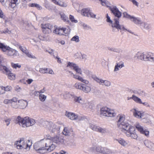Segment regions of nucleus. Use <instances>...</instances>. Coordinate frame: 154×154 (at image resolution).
<instances>
[{
    "mask_svg": "<svg viewBox=\"0 0 154 154\" xmlns=\"http://www.w3.org/2000/svg\"><path fill=\"white\" fill-rule=\"evenodd\" d=\"M109 9L113 13L115 16L117 18H114L113 20H112L110 17H107L106 21L109 23V26H111L112 28V31L113 32H118L119 30L122 34H123V31H127L133 34V32L131 31L126 29L123 25L119 24V18H120L122 15V13L120 12L117 7L115 6H112L109 7Z\"/></svg>",
    "mask_w": 154,
    "mask_h": 154,
    "instance_id": "1",
    "label": "nucleus"
},
{
    "mask_svg": "<svg viewBox=\"0 0 154 154\" xmlns=\"http://www.w3.org/2000/svg\"><path fill=\"white\" fill-rule=\"evenodd\" d=\"M15 123L19 124L23 127L25 128L34 125L35 123V121L34 119H29L27 117L22 118L18 116L15 120Z\"/></svg>",
    "mask_w": 154,
    "mask_h": 154,
    "instance_id": "2",
    "label": "nucleus"
},
{
    "mask_svg": "<svg viewBox=\"0 0 154 154\" xmlns=\"http://www.w3.org/2000/svg\"><path fill=\"white\" fill-rule=\"evenodd\" d=\"M123 130L122 132L124 133L127 137H130L132 139L135 140L137 139L138 136L134 127L130 125L126 129Z\"/></svg>",
    "mask_w": 154,
    "mask_h": 154,
    "instance_id": "3",
    "label": "nucleus"
},
{
    "mask_svg": "<svg viewBox=\"0 0 154 154\" xmlns=\"http://www.w3.org/2000/svg\"><path fill=\"white\" fill-rule=\"evenodd\" d=\"M0 49L5 52L7 51V54L10 56L16 57L18 55V51L0 42Z\"/></svg>",
    "mask_w": 154,
    "mask_h": 154,
    "instance_id": "4",
    "label": "nucleus"
},
{
    "mask_svg": "<svg viewBox=\"0 0 154 154\" xmlns=\"http://www.w3.org/2000/svg\"><path fill=\"white\" fill-rule=\"evenodd\" d=\"M43 126L48 129L52 133L57 134L59 133L60 127L57 124H54L52 122L48 121L44 122Z\"/></svg>",
    "mask_w": 154,
    "mask_h": 154,
    "instance_id": "5",
    "label": "nucleus"
},
{
    "mask_svg": "<svg viewBox=\"0 0 154 154\" xmlns=\"http://www.w3.org/2000/svg\"><path fill=\"white\" fill-rule=\"evenodd\" d=\"M45 153L51 152L54 149L56 146L50 138L45 139Z\"/></svg>",
    "mask_w": 154,
    "mask_h": 154,
    "instance_id": "6",
    "label": "nucleus"
},
{
    "mask_svg": "<svg viewBox=\"0 0 154 154\" xmlns=\"http://www.w3.org/2000/svg\"><path fill=\"white\" fill-rule=\"evenodd\" d=\"M45 139L35 143L34 144V148L37 152L40 154H44L45 148Z\"/></svg>",
    "mask_w": 154,
    "mask_h": 154,
    "instance_id": "7",
    "label": "nucleus"
},
{
    "mask_svg": "<svg viewBox=\"0 0 154 154\" xmlns=\"http://www.w3.org/2000/svg\"><path fill=\"white\" fill-rule=\"evenodd\" d=\"M100 114L101 116H105L108 117H114L116 115V113L114 111L111 110L106 106L100 108Z\"/></svg>",
    "mask_w": 154,
    "mask_h": 154,
    "instance_id": "8",
    "label": "nucleus"
},
{
    "mask_svg": "<svg viewBox=\"0 0 154 154\" xmlns=\"http://www.w3.org/2000/svg\"><path fill=\"white\" fill-rule=\"evenodd\" d=\"M28 143H26L24 140V138H22L20 140L17 141L15 143V145H16V147L18 149H21L23 148L26 149L28 147L29 148L32 145V142L28 140Z\"/></svg>",
    "mask_w": 154,
    "mask_h": 154,
    "instance_id": "9",
    "label": "nucleus"
},
{
    "mask_svg": "<svg viewBox=\"0 0 154 154\" xmlns=\"http://www.w3.org/2000/svg\"><path fill=\"white\" fill-rule=\"evenodd\" d=\"M125 117L122 116H120L119 119L118 121V123L119 125V127L121 129V131L122 132L123 131V130H125L129 127L131 125L128 123H126L125 122Z\"/></svg>",
    "mask_w": 154,
    "mask_h": 154,
    "instance_id": "10",
    "label": "nucleus"
},
{
    "mask_svg": "<svg viewBox=\"0 0 154 154\" xmlns=\"http://www.w3.org/2000/svg\"><path fill=\"white\" fill-rule=\"evenodd\" d=\"M141 119L143 122L151 125L154 124V118L147 114L144 113Z\"/></svg>",
    "mask_w": 154,
    "mask_h": 154,
    "instance_id": "11",
    "label": "nucleus"
},
{
    "mask_svg": "<svg viewBox=\"0 0 154 154\" xmlns=\"http://www.w3.org/2000/svg\"><path fill=\"white\" fill-rule=\"evenodd\" d=\"M67 67H69L71 69L74 70L76 72L80 74L81 75L82 71L81 68L76 64L73 63L68 62Z\"/></svg>",
    "mask_w": 154,
    "mask_h": 154,
    "instance_id": "12",
    "label": "nucleus"
},
{
    "mask_svg": "<svg viewBox=\"0 0 154 154\" xmlns=\"http://www.w3.org/2000/svg\"><path fill=\"white\" fill-rule=\"evenodd\" d=\"M5 60V59L1 55H0V71L4 73L8 72H9V69L5 66L2 64Z\"/></svg>",
    "mask_w": 154,
    "mask_h": 154,
    "instance_id": "13",
    "label": "nucleus"
},
{
    "mask_svg": "<svg viewBox=\"0 0 154 154\" xmlns=\"http://www.w3.org/2000/svg\"><path fill=\"white\" fill-rule=\"evenodd\" d=\"M50 138L54 144L58 145L63 144L64 141L63 137L57 135L52 137H50Z\"/></svg>",
    "mask_w": 154,
    "mask_h": 154,
    "instance_id": "14",
    "label": "nucleus"
},
{
    "mask_svg": "<svg viewBox=\"0 0 154 154\" xmlns=\"http://www.w3.org/2000/svg\"><path fill=\"white\" fill-rule=\"evenodd\" d=\"M69 32L68 29L65 28H57L55 27L53 32L56 34L59 35H65V34H67Z\"/></svg>",
    "mask_w": 154,
    "mask_h": 154,
    "instance_id": "15",
    "label": "nucleus"
},
{
    "mask_svg": "<svg viewBox=\"0 0 154 154\" xmlns=\"http://www.w3.org/2000/svg\"><path fill=\"white\" fill-rule=\"evenodd\" d=\"M94 79L100 85L103 86L105 85L106 86L109 87L111 85V82L109 81L103 80L102 79H99L96 77H94Z\"/></svg>",
    "mask_w": 154,
    "mask_h": 154,
    "instance_id": "16",
    "label": "nucleus"
},
{
    "mask_svg": "<svg viewBox=\"0 0 154 154\" xmlns=\"http://www.w3.org/2000/svg\"><path fill=\"white\" fill-rule=\"evenodd\" d=\"M123 15L124 17L130 19L131 21L135 23H141L139 18L131 16L126 12H124Z\"/></svg>",
    "mask_w": 154,
    "mask_h": 154,
    "instance_id": "17",
    "label": "nucleus"
},
{
    "mask_svg": "<svg viewBox=\"0 0 154 154\" xmlns=\"http://www.w3.org/2000/svg\"><path fill=\"white\" fill-rule=\"evenodd\" d=\"M137 129L141 133L145 134L146 136L149 135V132L147 130L145 129L140 124H137L136 126Z\"/></svg>",
    "mask_w": 154,
    "mask_h": 154,
    "instance_id": "18",
    "label": "nucleus"
},
{
    "mask_svg": "<svg viewBox=\"0 0 154 154\" xmlns=\"http://www.w3.org/2000/svg\"><path fill=\"white\" fill-rule=\"evenodd\" d=\"M17 0H0V2L2 3H6L8 2L11 7L14 8L16 6V2Z\"/></svg>",
    "mask_w": 154,
    "mask_h": 154,
    "instance_id": "19",
    "label": "nucleus"
},
{
    "mask_svg": "<svg viewBox=\"0 0 154 154\" xmlns=\"http://www.w3.org/2000/svg\"><path fill=\"white\" fill-rule=\"evenodd\" d=\"M65 115L69 119L72 120H75L78 119V115L74 113L66 112Z\"/></svg>",
    "mask_w": 154,
    "mask_h": 154,
    "instance_id": "20",
    "label": "nucleus"
},
{
    "mask_svg": "<svg viewBox=\"0 0 154 154\" xmlns=\"http://www.w3.org/2000/svg\"><path fill=\"white\" fill-rule=\"evenodd\" d=\"M73 99V100L75 103H78L80 104H82L84 100L80 96H76L74 95H71Z\"/></svg>",
    "mask_w": 154,
    "mask_h": 154,
    "instance_id": "21",
    "label": "nucleus"
},
{
    "mask_svg": "<svg viewBox=\"0 0 154 154\" xmlns=\"http://www.w3.org/2000/svg\"><path fill=\"white\" fill-rule=\"evenodd\" d=\"M134 116L136 118L139 119H141L143 116L144 113L137 110L136 109H133L132 110Z\"/></svg>",
    "mask_w": 154,
    "mask_h": 154,
    "instance_id": "22",
    "label": "nucleus"
},
{
    "mask_svg": "<svg viewBox=\"0 0 154 154\" xmlns=\"http://www.w3.org/2000/svg\"><path fill=\"white\" fill-rule=\"evenodd\" d=\"M18 103L19 108L22 109L25 108L28 104V102L26 101L23 100H19Z\"/></svg>",
    "mask_w": 154,
    "mask_h": 154,
    "instance_id": "23",
    "label": "nucleus"
},
{
    "mask_svg": "<svg viewBox=\"0 0 154 154\" xmlns=\"http://www.w3.org/2000/svg\"><path fill=\"white\" fill-rule=\"evenodd\" d=\"M145 61L154 63V54H153L151 53H148L146 55V58H145Z\"/></svg>",
    "mask_w": 154,
    "mask_h": 154,
    "instance_id": "24",
    "label": "nucleus"
},
{
    "mask_svg": "<svg viewBox=\"0 0 154 154\" xmlns=\"http://www.w3.org/2000/svg\"><path fill=\"white\" fill-rule=\"evenodd\" d=\"M124 66V63L122 61H120L118 63H116L114 67V71H117Z\"/></svg>",
    "mask_w": 154,
    "mask_h": 154,
    "instance_id": "25",
    "label": "nucleus"
},
{
    "mask_svg": "<svg viewBox=\"0 0 154 154\" xmlns=\"http://www.w3.org/2000/svg\"><path fill=\"white\" fill-rule=\"evenodd\" d=\"M140 20L141 21V23L135 24H140V25L142 27H143V29L146 30H149L150 29V27L149 24L147 23L143 22L140 19Z\"/></svg>",
    "mask_w": 154,
    "mask_h": 154,
    "instance_id": "26",
    "label": "nucleus"
},
{
    "mask_svg": "<svg viewBox=\"0 0 154 154\" xmlns=\"http://www.w3.org/2000/svg\"><path fill=\"white\" fill-rule=\"evenodd\" d=\"M73 78L75 79L78 80L86 84H88L89 83V82L88 80L84 79L83 78L79 75H73Z\"/></svg>",
    "mask_w": 154,
    "mask_h": 154,
    "instance_id": "27",
    "label": "nucleus"
},
{
    "mask_svg": "<svg viewBox=\"0 0 154 154\" xmlns=\"http://www.w3.org/2000/svg\"><path fill=\"white\" fill-rule=\"evenodd\" d=\"M144 143L147 147L151 150L154 146V144L152 142L147 140L144 141Z\"/></svg>",
    "mask_w": 154,
    "mask_h": 154,
    "instance_id": "28",
    "label": "nucleus"
},
{
    "mask_svg": "<svg viewBox=\"0 0 154 154\" xmlns=\"http://www.w3.org/2000/svg\"><path fill=\"white\" fill-rule=\"evenodd\" d=\"M144 55V52H138L136 54L135 57H137V58L139 59H140L141 60L145 61V58L143 57Z\"/></svg>",
    "mask_w": 154,
    "mask_h": 154,
    "instance_id": "29",
    "label": "nucleus"
},
{
    "mask_svg": "<svg viewBox=\"0 0 154 154\" xmlns=\"http://www.w3.org/2000/svg\"><path fill=\"white\" fill-rule=\"evenodd\" d=\"M81 90L85 93H88L91 91V88L88 85L82 84V87Z\"/></svg>",
    "mask_w": 154,
    "mask_h": 154,
    "instance_id": "30",
    "label": "nucleus"
},
{
    "mask_svg": "<svg viewBox=\"0 0 154 154\" xmlns=\"http://www.w3.org/2000/svg\"><path fill=\"white\" fill-rule=\"evenodd\" d=\"M115 140L117 141L122 146H125L128 144V143L123 139L120 138L118 139H115Z\"/></svg>",
    "mask_w": 154,
    "mask_h": 154,
    "instance_id": "31",
    "label": "nucleus"
},
{
    "mask_svg": "<svg viewBox=\"0 0 154 154\" xmlns=\"http://www.w3.org/2000/svg\"><path fill=\"white\" fill-rule=\"evenodd\" d=\"M52 1L54 2V3L60 6L66 7L67 5L66 3L59 0H52Z\"/></svg>",
    "mask_w": 154,
    "mask_h": 154,
    "instance_id": "32",
    "label": "nucleus"
},
{
    "mask_svg": "<svg viewBox=\"0 0 154 154\" xmlns=\"http://www.w3.org/2000/svg\"><path fill=\"white\" fill-rule=\"evenodd\" d=\"M90 103L84 100L82 104L81 105H82V107L85 109H91V106L90 105Z\"/></svg>",
    "mask_w": 154,
    "mask_h": 154,
    "instance_id": "33",
    "label": "nucleus"
},
{
    "mask_svg": "<svg viewBox=\"0 0 154 154\" xmlns=\"http://www.w3.org/2000/svg\"><path fill=\"white\" fill-rule=\"evenodd\" d=\"M14 99L15 100L14 101H12L11 103V106L12 108L14 109H17L19 108V105L17 104V99L15 97H14Z\"/></svg>",
    "mask_w": 154,
    "mask_h": 154,
    "instance_id": "34",
    "label": "nucleus"
},
{
    "mask_svg": "<svg viewBox=\"0 0 154 154\" xmlns=\"http://www.w3.org/2000/svg\"><path fill=\"white\" fill-rule=\"evenodd\" d=\"M89 12V10L88 8H84L81 10V14L84 16L88 17Z\"/></svg>",
    "mask_w": 154,
    "mask_h": 154,
    "instance_id": "35",
    "label": "nucleus"
},
{
    "mask_svg": "<svg viewBox=\"0 0 154 154\" xmlns=\"http://www.w3.org/2000/svg\"><path fill=\"white\" fill-rule=\"evenodd\" d=\"M72 132V131L71 130H68L67 128H65L62 133L63 134L66 136H69L70 135Z\"/></svg>",
    "mask_w": 154,
    "mask_h": 154,
    "instance_id": "36",
    "label": "nucleus"
},
{
    "mask_svg": "<svg viewBox=\"0 0 154 154\" xmlns=\"http://www.w3.org/2000/svg\"><path fill=\"white\" fill-rule=\"evenodd\" d=\"M132 99H133L135 102L137 103L141 104L142 103V101L141 99L136 96L134 95H133L132 96Z\"/></svg>",
    "mask_w": 154,
    "mask_h": 154,
    "instance_id": "37",
    "label": "nucleus"
},
{
    "mask_svg": "<svg viewBox=\"0 0 154 154\" xmlns=\"http://www.w3.org/2000/svg\"><path fill=\"white\" fill-rule=\"evenodd\" d=\"M132 99H133L135 102L137 103L141 104L142 103V101L141 99L136 96L134 95H133L132 96Z\"/></svg>",
    "mask_w": 154,
    "mask_h": 154,
    "instance_id": "38",
    "label": "nucleus"
},
{
    "mask_svg": "<svg viewBox=\"0 0 154 154\" xmlns=\"http://www.w3.org/2000/svg\"><path fill=\"white\" fill-rule=\"evenodd\" d=\"M54 26H53V25L49 23H43L41 25V27L42 29H48V28H50L51 27H54Z\"/></svg>",
    "mask_w": 154,
    "mask_h": 154,
    "instance_id": "39",
    "label": "nucleus"
},
{
    "mask_svg": "<svg viewBox=\"0 0 154 154\" xmlns=\"http://www.w3.org/2000/svg\"><path fill=\"white\" fill-rule=\"evenodd\" d=\"M9 72H6L5 74L8 75L9 78L11 80H14L15 79V75L12 73L9 70Z\"/></svg>",
    "mask_w": 154,
    "mask_h": 154,
    "instance_id": "40",
    "label": "nucleus"
},
{
    "mask_svg": "<svg viewBox=\"0 0 154 154\" xmlns=\"http://www.w3.org/2000/svg\"><path fill=\"white\" fill-rule=\"evenodd\" d=\"M54 29L55 26H54V27H51L50 28H48V29H42V31L44 33L48 34L51 32L52 30H54Z\"/></svg>",
    "mask_w": 154,
    "mask_h": 154,
    "instance_id": "41",
    "label": "nucleus"
},
{
    "mask_svg": "<svg viewBox=\"0 0 154 154\" xmlns=\"http://www.w3.org/2000/svg\"><path fill=\"white\" fill-rule=\"evenodd\" d=\"M100 1L101 5L105 6H106L107 7H111V6H109V2H108L107 0H99Z\"/></svg>",
    "mask_w": 154,
    "mask_h": 154,
    "instance_id": "42",
    "label": "nucleus"
},
{
    "mask_svg": "<svg viewBox=\"0 0 154 154\" xmlns=\"http://www.w3.org/2000/svg\"><path fill=\"white\" fill-rule=\"evenodd\" d=\"M60 15L61 18L64 21H66L68 23L70 22L68 18L63 13H60Z\"/></svg>",
    "mask_w": 154,
    "mask_h": 154,
    "instance_id": "43",
    "label": "nucleus"
},
{
    "mask_svg": "<svg viewBox=\"0 0 154 154\" xmlns=\"http://www.w3.org/2000/svg\"><path fill=\"white\" fill-rule=\"evenodd\" d=\"M97 128L96 131L102 134H105L107 132L105 128H103L99 126Z\"/></svg>",
    "mask_w": 154,
    "mask_h": 154,
    "instance_id": "44",
    "label": "nucleus"
},
{
    "mask_svg": "<svg viewBox=\"0 0 154 154\" xmlns=\"http://www.w3.org/2000/svg\"><path fill=\"white\" fill-rule=\"evenodd\" d=\"M29 6L31 7H35L39 10H41L42 9V7L41 6H40L39 5L37 4H29Z\"/></svg>",
    "mask_w": 154,
    "mask_h": 154,
    "instance_id": "45",
    "label": "nucleus"
},
{
    "mask_svg": "<svg viewBox=\"0 0 154 154\" xmlns=\"http://www.w3.org/2000/svg\"><path fill=\"white\" fill-rule=\"evenodd\" d=\"M112 152L110 149H106V148H103V154H112Z\"/></svg>",
    "mask_w": 154,
    "mask_h": 154,
    "instance_id": "46",
    "label": "nucleus"
},
{
    "mask_svg": "<svg viewBox=\"0 0 154 154\" xmlns=\"http://www.w3.org/2000/svg\"><path fill=\"white\" fill-rule=\"evenodd\" d=\"M19 48L21 51L25 54L26 53H27V52L29 51V50L25 47L19 45Z\"/></svg>",
    "mask_w": 154,
    "mask_h": 154,
    "instance_id": "47",
    "label": "nucleus"
},
{
    "mask_svg": "<svg viewBox=\"0 0 154 154\" xmlns=\"http://www.w3.org/2000/svg\"><path fill=\"white\" fill-rule=\"evenodd\" d=\"M82 84H80L79 83H76L74 84V87L76 89L81 90L82 87Z\"/></svg>",
    "mask_w": 154,
    "mask_h": 154,
    "instance_id": "48",
    "label": "nucleus"
},
{
    "mask_svg": "<svg viewBox=\"0 0 154 154\" xmlns=\"http://www.w3.org/2000/svg\"><path fill=\"white\" fill-rule=\"evenodd\" d=\"M15 100L14 99V97L10 99H6L4 100L3 102L5 104H11L12 101H14Z\"/></svg>",
    "mask_w": 154,
    "mask_h": 154,
    "instance_id": "49",
    "label": "nucleus"
},
{
    "mask_svg": "<svg viewBox=\"0 0 154 154\" xmlns=\"http://www.w3.org/2000/svg\"><path fill=\"white\" fill-rule=\"evenodd\" d=\"M38 71L41 73L45 74L48 73V69L47 68H40Z\"/></svg>",
    "mask_w": 154,
    "mask_h": 154,
    "instance_id": "50",
    "label": "nucleus"
},
{
    "mask_svg": "<svg viewBox=\"0 0 154 154\" xmlns=\"http://www.w3.org/2000/svg\"><path fill=\"white\" fill-rule=\"evenodd\" d=\"M98 126H96L92 124H90L89 127L90 128L92 129L94 131H96L97 128Z\"/></svg>",
    "mask_w": 154,
    "mask_h": 154,
    "instance_id": "51",
    "label": "nucleus"
},
{
    "mask_svg": "<svg viewBox=\"0 0 154 154\" xmlns=\"http://www.w3.org/2000/svg\"><path fill=\"white\" fill-rule=\"evenodd\" d=\"M103 148L100 146L97 147L96 148V151L97 152L102 154L103 152Z\"/></svg>",
    "mask_w": 154,
    "mask_h": 154,
    "instance_id": "52",
    "label": "nucleus"
},
{
    "mask_svg": "<svg viewBox=\"0 0 154 154\" xmlns=\"http://www.w3.org/2000/svg\"><path fill=\"white\" fill-rule=\"evenodd\" d=\"M46 97L43 94H41L39 95L40 100L42 101H44L46 99Z\"/></svg>",
    "mask_w": 154,
    "mask_h": 154,
    "instance_id": "53",
    "label": "nucleus"
},
{
    "mask_svg": "<svg viewBox=\"0 0 154 154\" xmlns=\"http://www.w3.org/2000/svg\"><path fill=\"white\" fill-rule=\"evenodd\" d=\"M30 42L33 45H36V43L37 42L39 41V39H35V38H33L32 39L30 40Z\"/></svg>",
    "mask_w": 154,
    "mask_h": 154,
    "instance_id": "54",
    "label": "nucleus"
},
{
    "mask_svg": "<svg viewBox=\"0 0 154 154\" xmlns=\"http://www.w3.org/2000/svg\"><path fill=\"white\" fill-rule=\"evenodd\" d=\"M11 119L10 118H4V121L6 123V125L7 126H8L10 123V122L11 121Z\"/></svg>",
    "mask_w": 154,
    "mask_h": 154,
    "instance_id": "55",
    "label": "nucleus"
},
{
    "mask_svg": "<svg viewBox=\"0 0 154 154\" xmlns=\"http://www.w3.org/2000/svg\"><path fill=\"white\" fill-rule=\"evenodd\" d=\"M69 19L72 22H74L75 23H77L78 22V21L77 20H75L74 19V16H73L70 15H69Z\"/></svg>",
    "mask_w": 154,
    "mask_h": 154,
    "instance_id": "56",
    "label": "nucleus"
},
{
    "mask_svg": "<svg viewBox=\"0 0 154 154\" xmlns=\"http://www.w3.org/2000/svg\"><path fill=\"white\" fill-rule=\"evenodd\" d=\"M71 40L75 41L77 42L79 41L78 36L76 35L75 36L72 37L71 39Z\"/></svg>",
    "mask_w": 154,
    "mask_h": 154,
    "instance_id": "57",
    "label": "nucleus"
},
{
    "mask_svg": "<svg viewBox=\"0 0 154 154\" xmlns=\"http://www.w3.org/2000/svg\"><path fill=\"white\" fill-rule=\"evenodd\" d=\"M25 54H26V56H27L29 58L33 59L36 58L35 56L32 55L30 53L29 51L27 52V53H26Z\"/></svg>",
    "mask_w": 154,
    "mask_h": 154,
    "instance_id": "58",
    "label": "nucleus"
},
{
    "mask_svg": "<svg viewBox=\"0 0 154 154\" xmlns=\"http://www.w3.org/2000/svg\"><path fill=\"white\" fill-rule=\"evenodd\" d=\"M1 32L2 33H8L9 34H10L11 33V31H10L8 29L6 28L4 30L1 31Z\"/></svg>",
    "mask_w": 154,
    "mask_h": 154,
    "instance_id": "59",
    "label": "nucleus"
},
{
    "mask_svg": "<svg viewBox=\"0 0 154 154\" xmlns=\"http://www.w3.org/2000/svg\"><path fill=\"white\" fill-rule=\"evenodd\" d=\"M12 67L16 69L17 67L20 68L21 67V65H19L18 64H14L13 63H11Z\"/></svg>",
    "mask_w": 154,
    "mask_h": 154,
    "instance_id": "60",
    "label": "nucleus"
},
{
    "mask_svg": "<svg viewBox=\"0 0 154 154\" xmlns=\"http://www.w3.org/2000/svg\"><path fill=\"white\" fill-rule=\"evenodd\" d=\"M5 93V91H9L11 90L12 88L11 86H7L5 87H3Z\"/></svg>",
    "mask_w": 154,
    "mask_h": 154,
    "instance_id": "61",
    "label": "nucleus"
},
{
    "mask_svg": "<svg viewBox=\"0 0 154 154\" xmlns=\"http://www.w3.org/2000/svg\"><path fill=\"white\" fill-rule=\"evenodd\" d=\"M130 1L132 2L133 4L137 7H138L139 6V3L135 0H129Z\"/></svg>",
    "mask_w": 154,
    "mask_h": 154,
    "instance_id": "62",
    "label": "nucleus"
},
{
    "mask_svg": "<svg viewBox=\"0 0 154 154\" xmlns=\"http://www.w3.org/2000/svg\"><path fill=\"white\" fill-rule=\"evenodd\" d=\"M82 26L85 29H91V27L90 26L85 23H83Z\"/></svg>",
    "mask_w": 154,
    "mask_h": 154,
    "instance_id": "63",
    "label": "nucleus"
},
{
    "mask_svg": "<svg viewBox=\"0 0 154 154\" xmlns=\"http://www.w3.org/2000/svg\"><path fill=\"white\" fill-rule=\"evenodd\" d=\"M88 17H91L93 18H95L96 15L94 14L93 13L89 12V14H88Z\"/></svg>",
    "mask_w": 154,
    "mask_h": 154,
    "instance_id": "64",
    "label": "nucleus"
}]
</instances>
